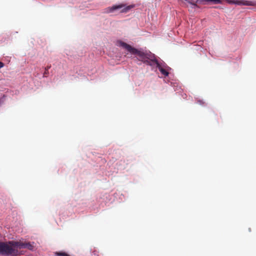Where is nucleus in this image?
I'll return each instance as SVG.
<instances>
[{
	"label": "nucleus",
	"instance_id": "f257e3e1",
	"mask_svg": "<svg viewBox=\"0 0 256 256\" xmlns=\"http://www.w3.org/2000/svg\"><path fill=\"white\" fill-rule=\"evenodd\" d=\"M119 45L122 46L128 52L133 54H136L139 56V60L149 66L156 65L161 73L164 76H168V72L164 68H162L158 60L155 58L154 56L150 53H145L143 52L132 47L131 46L123 42H119Z\"/></svg>",
	"mask_w": 256,
	"mask_h": 256
},
{
	"label": "nucleus",
	"instance_id": "f03ea898",
	"mask_svg": "<svg viewBox=\"0 0 256 256\" xmlns=\"http://www.w3.org/2000/svg\"><path fill=\"white\" fill-rule=\"evenodd\" d=\"M16 241L0 242V254L16 256L19 254Z\"/></svg>",
	"mask_w": 256,
	"mask_h": 256
},
{
	"label": "nucleus",
	"instance_id": "7ed1b4c3",
	"mask_svg": "<svg viewBox=\"0 0 256 256\" xmlns=\"http://www.w3.org/2000/svg\"><path fill=\"white\" fill-rule=\"evenodd\" d=\"M133 5L126 6L125 4H119L114 5L106 8L104 12L106 14L110 13H127L129 10L134 8Z\"/></svg>",
	"mask_w": 256,
	"mask_h": 256
},
{
	"label": "nucleus",
	"instance_id": "20e7f679",
	"mask_svg": "<svg viewBox=\"0 0 256 256\" xmlns=\"http://www.w3.org/2000/svg\"><path fill=\"white\" fill-rule=\"evenodd\" d=\"M188 2L190 3L192 5L194 6V7H196L197 6L196 3L198 2L200 4H220L221 3L220 0H185Z\"/></svg>",
	"mask_w": 256,
	"mask_h": 256
},
{
	"label": "nucleus",
	"instance_id": "39448f33",
	"mask_svg": "<svg viewBox=\"0 0 256 256\" xmlns=\"http://www.w3.org/2000/svg\"><path fill=\"white\" fill-rule=\"evenodd\" d=\"M17 246V249L18 248H27L29 250H34V242H16V243Z\"/></svg>",
	"mask_w": 256,
	"mask_h": 256
},
{
	"label": "nucleus",
	"instance_id": "423d86ee",
	"mask_svg": "<svg viewBox=\"0 0 256 256\" xmlns=\"http://www.w3.org/2000/svg\"><path fill=\"white\" fill-rule=\"evenodd\" d=\"M55 256H70V254L64 252H54Z\"/></svg>",
	"mask_w": 256,
	"mask_h": 256
},
{
	"label": "nucleus",
	"instance_id": "0eeeda50",
	"mask_svg": "<svg viewBox=\"0 0 256 256\" xmlns=\"http://www.w3.org/2000/svg\"><path fill=\"white\" fill-rule=\"evenodd\" d=\"M51 68V65H49V66H46L45 68H44V74H43V76L44 77H47L48 76V70Z\"/></svg>",
	"mask_w": 256,
	"mask_h": 256
},
{
	"label": "nucleus",
	"instance_id": "6e6552de",
	"mask_svg": "<svg viewBox=\"0 0 256 256\" xmlns=\"http://www.w3.org/2000/svg\"><path fill=\"white\" fill-rule=\"evenodd\" d=\"M242 4H244V5H247V6H249V5H250L251 4H250V2H244V3H242Z\"/></svg>",
	"mask_w": 256,
	"mask_h": 256
},
{
	"label": "nucleus",
	"instance_id": "1a4fd4ad",
	"mask_svg": "<svg viewBox=\"0 0 256 256\" xmlns=\"http://www.w3.org/2000/svg\"><path fill=\"white\" fill-rule=\"evenodd\" d=\"M4 63L2 62H0V68L4 67Z\"/></svg>",
	"mask_w": 256,
	"mask_h": 256
},
{
	"label": "nucleus",
	"instance_id": "9d476101",
	"mask_svg": "<svg viewBox=\"0 0 256 256\" xmlns=\"http://www.w3.org/2000/svg\"><path fill=\"white\" fill-rule=\"evenodd\" d=\"M238 4H242V2H238Z\"/></svg>",
	"mask_w": 256,
	"mask_h": 256
}]
</instances>
